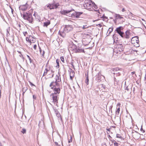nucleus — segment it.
I'll list each match as a JSON object with an SVG mask.
<instances>
[{"label": "nucleus", "instance_id": "6", "mask_svg": "<svg viewBox=\"0 0 146 146\" xmlns=\"http://www.w3.org/2000/svg\"><path fill=\"white\" fill-rule=\"evenodd\" d=\"M84 2L85 3L84 4V8L89 10H92L93 9V2L90 0H86Z\"/></svg>", "mask_w": 146, "mask_h": 146}, {"label": "nucleus", "instance_id": "9", "mask_svg": "<svg viewBox=\"0 0 146 146\" xmlns=\"http://www.w3.org/2000/svg\"><path fill=\"white\" fill-rule=\"evenodd\" d=\"M139 42L138 37L137 36H135L133 37L131 40V42L132 44L137 43L138 44Z\"/></svg>", "mask_w": 146, "mask_h": 146}, {"label": "nucleus", "instance_id": "46", "mask_svg": "<svg viewBox=\"0 0 146 146\" xmlns=\"http://www.w3.org/2000/svg\"><path fill=\"white\" fill-rule=\"evenodd\" d=\"M11 8V9L12 13V14H13L14 11H13V9Z\"/></svg>", "mask_w": 146, "mask_h": 146}, {"label": "nucleus", "instance_id": "4", "mask_svg": "<svg viewBox=\"0 0 146 146\" xmlns=\"http://www.w3.org/2000/svg\"><path fill=\"white\" fill-rule=\"evenodd\" d=\"M73 29L72 26L69 25H66L63 30L61 29L59 31L58 33L62 37L64 38L66 36V33L72 31Z\"/></svg>", "mask_w": 146, "mask_h": 146}, {"label": "nucleus", "instance_id": "50", "mask_svg": "<svg viewBox=\"0 0 146 146\" xmlns=\"http://www.w3.org/2000/svg\"><path fill=\"white\" fill-rule=\"evenodd\" d=\"M120 105V104H118L117 105V106H119Z\"/></svg>", "mask_w": 146, "mask_h": 146}, {"label": "nucleus", "instance_id": "7", "mask_svg": "<svg viewBox=\"0 0 146 146\" xmlns=\"http://www.w3.org/2000/svg\"><path fill=\"white\" fill-rule=\"evenodd\" d=\"M59 5L58 3L54 4H48L47 5V7L49 8L50 10L54 9H56Z\"/></svg>", "mask_w": 146, "mask_h": 146}, {"label": "nucleus", "instance_id": "25", "mask_svg": "<svg viewBox=\"0 0 146 146\" xmlns=\"http://www.w3.org/2000/svg\"><path fill=\"white\" fill-rule=\"evenodd\" d=\"M26 41L27 42H28L29 43H30V44H31V40H29V38L28 37H26Z\"/></svg>", "mask_w": 146, "mask_h": 146}, {"label": "nucleus", "instance_id": "2", "mask_svg": "<svg viewBox=\"0 0 146 146\" xmlns=\"http://www.w3.org/2000/svg\"><path fill=\"white\" fill-rule=\"evenodd\" d=\"M74 10L73 9L68 10H63L60 12L62 14L66 15L69 17H71L72 18L76 17V18L79 17L82 14L81 12H75L74 13H70L72 11Z\"/></svg>", "mask_w": 146, "mask_h": 146}, {"label": "nucleus", "instance_id": "29", "mask_svg": "<svg viewBox=\"0 0 146 146\" xmlns=\"http://www.w3.org/2000/svg\"><path fill=\"white\" fill-rule=\"evenodd\" d=\"M93 7H94L95 9H96L97 8V6L94 3H93Z\"/></svg>", "mask_w": 146, "mask_h": 146}, {"label": "nucleus", "instance_id": "5", "mask_svg": "<svg viewBox=\"0 0 146 146\" xmlns=\"http://www.w3.org/2000/svg\"><path fill=\"white\" fill-rule=\"evenodd\" d=\"M21 16L24 19L28 21L30 23H33V19L32 15L29 11L24 13L23 14L21 13Z\"/></svg>", "mask_w": 146, "mask_h": 146}, {"label": "nucleus", "instance_id": "49", "mask_svg": "<svg viewBox=\"0 0 146 146\" xmlns=\"http://www.w3.org/2000/svg\"><path fill=\"white\" fill-rule=\"evenodd\" d=\"M1 90H0V98H1Z\"/></svg>", "mask_w": 146, "mask_h": 146}, {"label": "nucleus", "instance_id": "57", "mask_svg": "<svg viewBox=\"0 0 146 146\" xmlns=\"http://www.w3.org/2000/svg\"><path fill=\"white\" fill-rule=\"evenodd\" d=\"M108 137H110V135H109H109H108Z\"/></svg>", "mask_w": 146, "mask_h": 146}, {"label": "nucleus", "instance_id": "30", "mask_svg": "<svg viewBox=\"0 0 146 146\" xmlns=\"http://www.w3.org/2000/svg\"><path fill=\"white\" fill-rule=\"evenodd\" d=\"M49 71V70H48L47 68H46L44 70V73L45 74H46Z\"/></svg>", "mask_w": 146, "mask_h": 146}, {"label": "nucleus", "instance_id": "51", "mask_svg": "<svg viewBox=\"0 0 146 146\" xmlns=\"http://www.w3.org/2000/svg\"><path fill=\"white\" fill-rule=\"evenodd\" d=\"M130 13L131 14V16L133 17V16L132 15H133V14L131 12Z\"/></svg>", "mask_w": 146, "mask_h": 146}, {"label": "nucleus", "instance_id": "47", "mask_svg": "<svg viewBox=\"0 0 146 146\" xmlns=\"http://www.w3.org/2000/svg\"><path fill=\"white\" fill-rule=\"evenodd\" d=\"M125 11V9L124 8H123L122 9V12H124V11Z\"/></svg>", "mask_w": 146, "mask_h": 146}, {"label": "nucleus", "instance_id": "61", "mask_svg": "<svg viewBox=\"0 0 146 146\" xmlns=\"http://www.w3.org/2000/svg\"><path fill=\"white\" fill-rule=\"evenodd\" d=\"M35 13H34V15H34V16H35Z\"/></svg>", "mask_w": 146, "mask_h": 146}, {"label": "nucleus", "instance_id": "48", "mask_svg": "<svg viewBox=\"0 0 146 146\" xmlns=\"http://www.w3.org/2000/svg\"><path fill=\"white\" fill-rule=\"evenodd\" d=\"M46 75V74H45V73L44 72V74H43V76H45V75Z\"/></svg>", "mask_w": 146, "mask_h": 146}, {"label": "nucleus", "instance_id": "41", "mask_svg": "<svg viewBox=\"0 0 146 146\" xmlns=\"http://www.w3.org/2000/svg\"><path fill=\"white\" fill-rule=\"evenodd\" d=\"M33 99L34 100H35L36 99V96L35 95H33Z\"/></svg>", "mask_w": 146, "mask_h": 146}, {"label": "nucleus", "instance_id": "36", "mask_svg": "<svg viewBox=\"0 0 146 146\" xmlns=\"http://www.w3.org/2000/svg\"><path fill=\"white\" fill-rule=\"evenodd\" d=\"M44 54H45V52L44 51V50H43L42 51V54H41L42 55V56L43 57V58H44Z\"/></svg>", "mask_w": 146, "mask_h": 146}, {"label": "nucleus", "instance_id": "34", "mask_svg": "<svg viewBox=\"0 0 146 146\" xmlns=\"http://www.w3.org/2000/svg\"><path fill=\"white\" fill-rule=\"evenodd\" d=\"M56 116L58 117H60V114L58 112L56 113Z\"/></svg>", "mask_w": 146, "mask_h": 146}, {"label": "nucleus", "instance_id": "40", "mask_svg": "<svg viewBox=\"0 0 146 146\" xmlns=\"http://www.w3.org/2000/svg\"><path fill=\"white\" fill-rule=\"evenodd\" d=\"M117 138H121V136L119 134H117Z\"/></svg>", "mask_w": 146, "mask_h": 146}, {"label": "nucleus", "instance_id": "31", "mask_svg": "<svg viewBox=\"0 0 146 146\" xmlns=\"http://www.w3.org/2000/svg\"><path fill=\"white\" fill-rule=\"evenodd\" d=\"M113 143L115 146H118V143L115 141L113 142Z\"/></svg>", "mask_w": 146, "mask_h": 146}, {"label": "nucleus", "instance_id": "45", "mask_svg": "<svg viewBox=\"0 0 146 146\" xmlns=\"http://www.w3.org/2000/svg\"><path fill=\"white\" fill-rule=\"evenodd\" d=\"M135 72H131V74H132V75L135 74V75L136 76V74H135Z\"/></svg>", "mask_w": 146, "mask_h": 146}, {"label": "nucleus", "instance_id": "53", "mask_svg": "<svg viewBox=\"0 0 146 146\" xmlns=\"http://www.w3.org/2000/svg\"><path fill=\"white\" fill-rule=\"evenodd\" d=\"M119 20L121 21L120 22V23H121V22L122 21V19H119Z\"/></svg>", "mask_w": 146, "mask_h": 146}, {"label": "nucleus", "instance_id": "14", "mask_svg": "<svg viewBox=\"0 0 146 146\" xmlns=\"http://www.w3.org/2000/svg\"><path fill=\"white\" fill-rule=\"evenodd\" d=\"M50 23V21L49 20H47L44 23L43 26L47 27V26L49 25Z\"/></svg>", "mask_w": 146, "mask_h": 146}, {"label": "nucleus", "instance_id": "24", "mask_svg": "<svg viewBox=\"0 0 146 146\" xmlns=\"http://www.w3.org/2000/svg\"><path fill=\"white\" fill-rule=\"evenodd\" d=\"M56 63H57V65L56 66V67L57 68H58L59 67V64L58 59L56 60Z\"/></svg>", "mask_w": 146, "mask_h": 146}, {"label": "nucleus", "instance_id": "62", "mask_svg": "<svg viewBox=\"0 0 146 146\" xmlns=\"http://www.w3.org/2000/svg\"><path fill=\"white\" fill-rule=\"evenodd\" d=\"M134 89H135V88H133V90H134Z\"/></svg>", "mask_w": 146, "mask_h": 146}, {"label": "nucleus", "instance_id": "60", "mask_svg": "<svg viewBox=\"0 0 146 146\" xmlns=\"http://www.w3.org/2000/svg\"><path fill=\"white\" fill-rule=\"evenodd\" d=\"M112 127H114V128H115V126H112Z\"/></svg>", "mask_w": 146, "mask_h": 146}, {"label": "nucleus", "instance_id": "32", "mask_svg": "<svg viewBox=\"0 0 146 146\" xmlns=\"http://www.w3.org/2000/svg\"><path fill=\"white\" fill-rule=\"evenodd\" d=\"M10 27H9L6 30L7 32V35L8 34V33L9 34V30H10Z\"/></svg>", "mask_w": 146, "mask_h": 146}, {"label": "nucleus", "instance_id": "23", "mask_svg": "<svg viewBox=\"0 0 146 146\" xmlns=\"http://www.w3.org/2000/svg\"><path fill=\"white\" fill-rule=\"evenodd\" d=\"M19 52V53H20V55H19V56H20V57L21 58V59H22V61L23 62L24 61V57H23V55L20 52Z\"/></svg>", "mask_w": 146, "mask_h": 146}, {"label": "nucleus", "instance_id": "35", "mask_svg": "<svg viewBox=\"0 0 146 146\" xmlns=\"http://www.w3.org/2000/svg\"><path fill=\"white\" fill-rule=\"evenodd\" d=\"M88 27L87 25H84L82 27V29H84L88 28Z\"/></svg>", "mask_w": 146, "mask_h": 146}, {"label": "nucleus", "instance_id": "12", "mask_svg": "<svg viewBox=\"0 0 146 146\" xmlns=\"http://www.w3.org/2000/svg\"><path fill=\"white\" fill-rule=\"evenodd\" d=\"M101 78V75L100 72H99L96 75V80L98 82H100V79Z\"/></svg>", "mask_w": 146, "mask_h": 146}, {"label": "nucleus", "instance_id": "42", "mask_svg": "<svg viewBox=\"0 0 146 146\" xmlns=\"http://www.w3.org/2000/svg\"><path fill=\"white\" fill-rule=\"evenodd\" d=\"M72 141V137H71L70 139L68 141V142L69 143H70V142Z\"/></svg>", "mask_w": 146, "mask_h": 146}, {"label": "nucleus", "instance_id": "8", "mask_svg": "<svg viewBox=\"0 0 146 146\" xmlns=\"http://www.w3.org/2000/svg\"><path fill=\"white\" fill-rule=\"evenodd\" d=\"M49 86L51 89H53L55 87H60V84L55 81H53L50 84Z\"/></svg>", "mask_w": 146, "mask_h": 146}, {"label": "nucleus", "instance_id": "10", "mask_svg": "<svg viewBox=\"0 0 146 146\" xmlns=\"http://www.w3.org/2000/svg\"><path fill=\"white\" fill-rule=\"evenodd\" d=\"M76 52H84V49L81 48L79 47V45L78 46H76Z\"/></svg>", "mask_w": 146, "mask_h": 146}, {"label": "nucleus", "instance_id": "15", "mask_svg": "<svg viewBox=\"0 0 146 146\" xmlns=\"http://www.w3.org/2000/svg\"><path fill=\"white\" fill-rule=\"evenodd\" d=\"M55 81L56 82H58V83H59V82H61L60 77V75L59 76H58L57 75H56V77Z\"/></svg>", "mask_w": 146, "mask_h": 146}, {"label": "nucleus", "instance_id": "43", "mask_svg": "<svg viewBox=\"0 0 146 146\" xmlns=\"http://www.w3.org/2000/svg\"><path fill=\"white\" fill-rule=\"evenodd\" d=\"M30 84L32 86H35V85L33 84L32 83H31V82H30Z\"/></svg>", "mask_w": 146, "mask_h": 146}, {"label": "nucleus", "instance_id": "17", "mask_svg": "<svg viewBox=\"0 0 146 146\" xmlns=\"http://www.w3.org/2000/svg\"><path fill=\"white\" fill-rule=\"evenodd\" d=\"M111 71L113 72H117L118 71H121L119 68H112L111 69Z\"/></svg>", "mask_w": 146, "mask_h": 146}, {"label": "nucleus", "instance_id": "20", "mask_svg": "<svg viewBox=\"0 0 146 146\" xmlns=\"http://www.w3.org/2000/svg\"><path fill=\"white\" fill-rule=\"evenodd\" d=\"M120 71H118L117 72H113V73L114 75L116 74V76H119L120 75Z\"/></svg>", "mask_w": 146, "mask_h": 146}, {"label": "nucleus", "instance_id": "18", "mask_svg": "<svg viewBox=\"0 0 146 146\" xmlns=\"http://www.w3.org/2000/svg\"><path fill=\"white\" fill-rule=\"evenodd\" d=\"M85 75L86 76V79L85 83L87 85H88L89 84V79L88 73L87 74L86 73Z\"/></svg>", "mask_w": 146, "mask_h": 146}, {"label": "nucleus", "instance_id": "22", "mask_svg": "<svg viewBox=\"0 0 146 146\" xmlns=\"http://www.w3.org/2000/svg\"><path fill=\"white\" fill-rule=\"evenodd\" d=\"M120 111V108L119 107L118 108H117V110L116 111V114L117 115H118L119 113V111Z\"/></svg>", "mask_w": 146, "mask_h": 146}, {"label": "nucleus", "instance_id": "26", "mask_svg": "<svg viewBox=\"0 0 146 146\" xmlns=\"http://www.w3.org/2000/svg\"><path fill=\"white\" fill-rule=\"evenodd\" d=\"M51 72H52L51 76H50L49 77V78H52V77H53L54 76V71H53L52 70H51Z\"/></svg>", "mask_w": 146, "mask_h": 146}, {"label": "nucleus", "instance_id": "38", "mask_svg": "<svg viewBox=\"0 0 146 146\" xmlns=\"http://www.w3.org/2000/svg\"><path fill=\"white\" fill-rule=\"evenodd\" d=\"M39 48L40 52V54H42V51L41 48L39 46Z\"/></svg>", "mask_w": 146, "mask_h": 146}, {"label": "nucleus", "instance_id": "33", "mask_svg": "<svg viewBox=\"0 0 146 146\" xmlns=\"http://www.w3.org/2000/svg\"><path fill=\"white\" fill-rule=\"evenodd\" d=\"M61 60L63 62H64V58L63 56H62L60 57Z\"/></svg>", "mask_w": 146, "mask_h": 146}, {"label": "nucleus", "instance_id": "55", "mask_svg": "<svg viewBox=\"0 0 146 146\" xmlns=\"http://www.w3.org/2000/svg\"><path fill=\"white\" fill-rule=\"evenodd\" d=\"M99 26H100V27H101V24H99Z\"/></svg>", "mask_w": 146, "mask_h": 146}, {"label": "nucleus", "instance_id": "1", "mask_svg": "<svg viewBox=\"0 0 146 146\" xmlns=\"http://www.w3.org/2000/svg\"><path fill=\"white\" fill-rule=\"evenodd\" d=\"M124 27L120 26L116 28L115 31L119 35L123 38L125 39H130L132 36V34L128 31H127L125 33L123 31Z\"/></svg>", "mask_w": 146, "mask_h": 146}, {"label": "nucleus", "instance_id": "13", "mask_svg": "<svg viewBox=\"0 0 146 146\" xmlns=\"http://www.w3.org/2000/svg\"><path fill=\"white\" fill-rule=\"evenodd\" d=\"M116 17L117 19H122V21L121 22V23H122L123 22H124L125 20L123 18L121 17L120 15L119 14L116 15Z\"/></svg>", "mask_w": 146, "mask_h": 146}, {"label": "nucleus", "instance_id": "59", "mask_svg": "<svg viewBox=\"0 0 146 146\" xmlns=\"http://www.w3.org/2000/svg\"><path fill=\"white\" fill-rule=\"evenodd\" d=\"M24 93H24L23 92V95H24Z\"/></svg>", "mask_w": 146, "mask_h": 146}, {"label": "nucleus", "instance_id": "56", "mask_svg": "<svg viewBox=\"0 0 146 146\" xmlns=\"http://www.w3.org/2000/svg\"><path fill=\"white\" fill-rule=\"evenodd\" d=\"M142 20H143V21H145V20H144V19H142Z\"/></svg>", "mask_w": 146, "mask_h": 146}, {"label": "nucleus", "instance_id": "58", "mask_svg": "<svg viewBox=\"0 0 146 146\" xmlns=\"http://www.w3.org/2000/svg\"><path fill=\"white\" fill-rule=\"evenodd\" d=\"M72 77H71V76H70V78H72Z\"/></svg>", "mask_w": 146, "mask_h": 146}, {"label": "nucleus", "instance_id": "27", "mask_svg": "<svg viewBox=\"0 0 146 146\" xmlns=\"http://www.w3.org/2000/svg\"><path fill=\"white\" fill-rule=\"evenodd\" d=\"M21 132L23 134H24L26 133V130L25 129H23L22 131H21Z\"/></svg>", "mask_w": 146, "mask_h": 146}, {"label": "nucleus", "instance_id": "44", "mask_svg": "<svg viewBox=\"0 0 146 146\" xmlns=\"http://www.w3.org/2000/svg\"><path fill=\"white\" fill-rule=\"evenodd\" d=\"M140 130L141 131H143V132H144V131L143 130V128H142V126H141V128L140 129Z\"/></svg>", "mask_w": 146, "mask_h": 146}, {"label": "nucleus", "instance_id": "19", "mask_svg": "<svg viewBox=\"0 0 146 146\" xmlns=\"http://www.w3.org/2000/svg\"><path fill=\"white\" fill-rule=\"evenodd\" d=\"M20 10H21L23 11H25L26 10V8H25V6L24 5H23L22 6H20L19 7Z\"/></svg>", "mask_w": 146, "mask_h": 146}, {"label": "nucleus", "instance_id": "16", "mask_svg": "<svg viewBox=\"0 0 146 146\" xmlns=\"http://www.w3.org/2000/svg\"><path fill=\"white\" fill-rule=\"evenodd\" d=\"M117 47L118 48H120L119 51H123V45L121 44H118L117 45Z\"/></svg>", "mask_w": 146, "mask_h": 146}, {"label": "nucleus", "instance_id": "3", "mask_svg": "<svg viewBox=\"0 0 146 146\" xmlns=\"http://www.w3.org/2000/svg\"><path fill=\"white\" fill-rule=\"evenodd\" d=\"M54 93L51 94L50 96H52L53 101L52 102L54 104H57L58 103V100L59 94L60 92V89L59 87H55L53 89Z\"/></svg>", "mask_w": 146, "mask_h": 146}, {"label": "nucleus", "instance_id": "64", "mask_svg": "<svg viewBox=\"0 0 146 146\" xmlns=\"http://www.w3.org/2000/svg\"><path fill=\"white\" fill-rule=\"evenodd\" d=\"M112 19V18L110 17V19Z\"/></svg>", "mask_w": 146, "mask_h": 146}, {"label": "nucleus", "instance_id": "52", "mask_svg": "<svg viewBox=\"0 0 146 146\" xmlns=\"http://www.w3.org/2000/svg\"><path fill=\"white\" fill-rule=\"evenodd\" d=\"M107 130L109 131H110V128L107 129Z\"/></svg>", "mask_w": 146, "mask_h": 146}, {"label": "nucleus", "instance_id": "37", "mask_svg": "<svg viewBox=\"0 0 146 146\" xmlns=\"http://www.w3.org/2000/svg\"><path fill=\"white\" fill-rule=\"evenodd\" d=\"M23 33L24 36H26V35L27 34V32H26V31L23 32Z\"/></svg>", "mask_w": 146, "mask_h": 146}, {"label": "nucleus", "instance_id": "54", "mask_svg": "<svg viewBox=\"0 0 146 146\" xmlns=\"http://www.w3.org/2000/svg\"><path fill=\"white\" fill-rule=\"evenodd\" d=\"M113 39H112L111 40V41H112V42H113ZM113 42H115L114 40V41H113Z\"/></svg>", "mask_w": 146, "mask_h": 146}, {"label": "nucleus", "instance_id": "39", "mask_svg": "<svg viewBox=\"0 0 146 146\" xmlns=\"http://www.w3.org/2000/svg\"><path fill=\"white\" fill-rule=\"evenodd\" d=\"M37 46L36 44L34 45L33 46V48L35 50H36V48Z\"/></svg>", "mask_w": 146, "mask_h": 146}, {"label": "nucleus", "instance_id": "28", "mask_svg": "<svg viewBox=\"0 0 146 146\" xmlns=\"http://www.w3.org/2000/svg\"><path fill=\"white\" fill-rule=\"evenodd\" d=\"M27 56L28 57V58H29L30 61V62L31 63L32 62V60H31V58L28 55H27Z\"/></svg>", "mask_w": 146, "mask_h": 146}, {"label": "nucleus", "instance_id": "11", "mask_svg": "<svg viewBox=\"0 0 146 146\" xmlns=\"http://www.w3.org/2000/svg\"><path fill=\"white\" fill-rule=\"evenodd\" d=\"M132 87L131 85H129L126 88L125 90L131 93L132 91Z\"/></svg>", "mask_w": 146, "mask_h": 146}, {"label": "nucleus", "instance_id": "63", "mask_svg": "<svg viewBox=\"0 0 146 146\" xmlns=\"http://www.w3.org/2000/svg\"><path fill=\"white\" fill-rule=\"evenodd\" d=\"M109 30H110V28L109 29H108V31H109Z\"/></svg>", "mask_w": 146, "mask_h": 146}, {"label": "nucleus", "instance_id": "21", "mask_svg": "<svg viewBox=\"0 0 146 146\" xmlns=\"http://www.w3.org/2000/svg\"><path fill=\"white\" fill-rule=\"evenodd\" d=\"M27 89L28 88L27 87H24L22 89L23 92L24 93H25V92L26 91Z\"/></svg>", "mask_w": 146, "mask_h": 146}]
</instances>
